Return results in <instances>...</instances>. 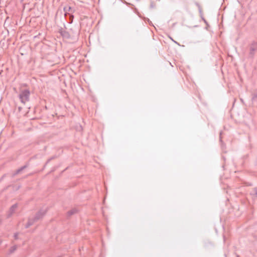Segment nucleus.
Here are the masks:
<instances>
[{"instance_id": "obj_1", "label": "nucleus", "mask_w": 257, "mask_h": 257, "mask_svg": "<svg viewBox=\"0 0 257 257\" xmlns=\"http://www.w3.org/2000/svg\"><path fill=\"white\" fill-rule=\"evenodd\" d=\"M30 91L28 89H21L20 91L19 98L21 102L23 104H26L30 100Z\"/></svg>"}, {"instance_id": "obj_2", "label": "nucleus", "mask_w": 257, "mask_h": 257, "mask_svg": "<svg viewBox=\"0 0 257 257\" xmlns=\"http://www.w3.org/2000/svg\"><path fill=\"white\" fill-rule=\"evenodd\" d=\"M257 49V43L255 42H253L250 47V52L249 55L250 57H253L254 54V52Z\"/></svg>"}, {"instance_id": "obj_3", "label": "nucleus", "mask_w": 257, "mask_h": 257, "mask_svg": "<svg viewBox=\"0 0 257 257\" xmlns=\"http://www.w3.org/2000/svg\"><path fill=\"white\" fill-rule=\"evenodd\" d=\"M17 207H18V204L17 203L13 205L11 207L9 211L8 212L7 218L10 217L13 214V213L15 212Z\"/></svg>"}, {"instance_id": "obj_4", "label": "nucleus", "mask_w": 257, "mask_h": 257, "mask_svg": "<svg viewBox=\"0 0 257 257\" xmlns=\"http://www.w3.org/2000/svg\"><path fill=\"white\" fill-rule=\"evenodd\" d=\"M46 211L43 210H41L39 212H37V213L36 214L35 216L34 217V219L37 221L42 218L44 215L46 213Z\"/></svg>"}, {"instance_id": "obj_5", "label": "nucleus", "mask_w": 257, "mask_h": 257, "mask_svg": "<svg viewBox=\"0 0 257 257\" xmlns=\"http://www.w3.org/2000/svg\"><path fill=\"white\" fill-rule=\"evenodd\" d=\"M63 11L64 12V16L66 17L69 14L68 13V12L71 11L72 13H74L75 10H72L71 7L70 6L68 7H65L63 8Z\"/></svg>"}, {"instance_id": "obj_6", "label": "nucleus", "mask_w": 257, "mask_h": 257, "mask_svg": "<svg viewBox=\"0 0 257 257\" xmlns=\"http://www.w3.org/2000/svg\"><path fill=\"white\" fill-rule=\"evenodd\" d=\"M37 221L33 218H29L27 223L26 224L25 227L26 228H29L30 226L32 225L35 222Z\"/></svg>"}, {"instance_id": "obj_7", "label": "nucleus", "mask_w": 257, "mask_h": 257, "mask_svg": "<svg viewBox=\"0 0 257 257\" xmlns=\"http://www.w3.org/2000/svg\"><path fill=\"white\" fill-rule=\"evenodd\" d=\"M27 167V165H25L20 168L18 169L16 171V172L14 174V176H15L19 173H20L23 170H24L25 168Z\"/></svg>"}, {"instance_id": "obj_8", "label": "nucleus", "mask_w": 257, "mask_h": 257, "mask_svg": "<svg viewBox=\"0 0 257 257\" xmlns=\"http://www.w3.org/2000/svg\"><path fill=\"white\" fill-rule=\"evenodd\" d=\"M27 167V165H25L20 168L18 169L16 171V172L14 174V176H15L19 173H20L23 170H24L25 168Z\"/></svg>"}, {"instance_id": "obj_9", "label": "nucleus", "mask_w": 257, "mask_h": 257, "mask_svg": "<svg viewBox=\"0 0 257 257\" xmlns=\"http://www.w3.org/2000/svg\"><path fill=\"white\" fill-rule=\"evenodd\" d=\"M27 167V165H25L20 168L18 169L16 171V172L14 174V176H15L19 173H20L23 170H24L25 168Z\"/></svg>"}, {"instance_id": "obj_10", "label": "nucleus", "mask_w": 257, "mask_h": 257, "mask_svg": "<svg viewBox=\"0 0 257 257\" xmlns=\"http://www.w3.org/2000/svg\"><path fill=\"white\" fill-rule=\"evenodd\" d=\"M61 35L63 37H65L66 38H69L70 37L69 33L65 31H62L61 32Z\"/></svg>"}, {"instance_id": "obj_11", "label": "nucleus", "mask_w": 257, "mask_h": 257, "mask_svg": "<svg viewBox=\"0 0 257 257\" xmlns=\"http://www.w3.org/2000/svg\"><path fill=\"white\" fill-rule=\"evenodd\" d=\"M68 15L69 16V23L70 24H72L73 23V21L74 16L72 14H69Z\"/></svg>"}, {"instance_id": "obj_12", "label": "nucleus", "mask_w": 257, "mask_h": 257, "mask_svg": "<svg viewBox=\"0 0 257 257\" xmlns=\"http://www.w3.org/2000/svg\"><path fill=\"white\" fill-rule=\"evenodd\" d=\"M77 210L75 209L71 210L68 212V215L69 216L72 215L76 212Z\"/></svg>"}, {"instance_id": "obj_13", "label": "nucleus", "mask_w": 257, "mask_h": 257, "mask_svg": "<svg viewBox=\"0 0 257 257\" xmlns=\"http://www.w3.org/2000/svg\"><path fill=\"white\" fill-rule=\"evenodd\" d=\"M17 246L16 245H14L12 247H11V248L10 249V253H13L14 252L16 249H17Z\"/></svg>"}, {"instance_id": "obj_14", "label": "nucleus", "mask_w": 257, "mask_h": 257, "mask_svg": "<svg viewBox=\"0 0 257 257\" xmlns=\"http://www.w3.org/2000/svg\"><path fill=\"white\" fill-rule=\"evenodd\" d=\"M251 194L255 196H257V190L254 189L253 192L251 193Z\"/></svg>"}, {"instance_id": "obj_15", "label": "nucleus", "mask_w": 257, "mask_h": 257, "mask_svg": "<svg viewBox=\"0 0 257 257\" xmlns=\"http://www.w3.org/2000/svg\"><path fill=\"white\" fill-rule=\"evenodd\" d=\"M18 235H19V233L18 232H16L14 235V237L15 238V239H18L19 238L18 237Z\"/></svg>"}, {"instance_id": "obj_16", "label": "nucleus", "mask_w": 257, "mask_h": 257, "mask_svg": "<svg viewBox=\"0 0 257 257\" xmlns=\"http://www.w3.org/2000/svg\"><path fill=\"white\" fill-rule=\"evenodd\" d=\"M151 7L152 8H153L154 7V4L153 2H152L151 4Z\"/></svg>"}, {"instance_id": "obj_17", "label": "nucleus", "mask_w": 257, "mask_h": 257, "mask_svg": "<svg viewBox=\"0 0 257 257\" xmlns=\"http://www.w3.org/2000/svg\"><path fill=\"white\" fill-rule=\"evenodd\" d=\"M202 20H203V21H204L205 23H207V22H206V20H205L204 18H202Z\"/></svg>"}, {"instance_id": "obj_18", "label": "nucleus", "mask_w": 257, "mask_h": 257, "mask_svg": "<svg viewBox=\"0 0 257 257\" xmlns=\"http://www.w3.org/2000/svg\"><path fill=\"white\" fill-rule=\"evenodd\" d=\"M2 222V219L0 218V224Z\"/></svg>"}, {"instance_id": "obj_19", "label": "nucleus", "mask_w": 257, "mask_h": 257, "mask_svg": "<svg viewBox=\"0 0 257 257\" xmlns=\"http://www.w3.org/2000/svg\"><path fill=\"white\" fill-rule=\"evenodd\" d=\"M199 11H200V13H201V12H202V11H201V8H200V9H199Z\"/></svg>"}, {"instance_id": "obj_20", "label": "nucleus", "mask_w": 257, "mask_h": 257, "mask_svg": "<svg viewBox=\"0 0 257 257\" xmlns=\"http://www.w3.org/2000/svg\"><path fill=\"white\" fill-rule=\"evenodd\" d=\"M21 2H23L24 0H20Z\"/></svg>"}, {"instance_id": "obj_21", "label": "nucleus", "mask_w": 257, "mask_h": 257, "mask_svg": "<svg viewBox=\"0 0 257 257\" xmlns=\"http://www.w3.org/2000/svg\"><path fill=\"white\" fill-rule=\"evenodd\" d=\"M19 110H20V109H21V107H19Z\"/></svg>"}]
</instances>
